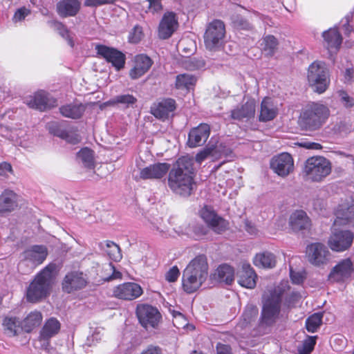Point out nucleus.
I'll use <instances>...</instances> for the list:
<instances>
[{"label":"nucleus","instance_id":"1","mask_svg":"<svg viewBox=\"0 0 354 354\" xmlns=\"http://www.w3.org/2000/svg\"><path fill=\"white\" fill-rule=\"evenodd\" d=\"M194 160L189 156L179 158L169 169L167 176V186L171 191L181 196L192 194L194 185Z\"/></svg>","mask_w":354,"mask_h":354},{"label":"nucleus","instance_id":"2","mask_svg":"<svg viewBox=\"0 0 354 354\" xmlns=\"http://www.w3.org/2000/svg\"><path fill=\"white\" fill-rule=\"evenodd\" d=\"M354 226V207L346 209V212L340 215L338 213L331 228V232L328 238L327 244L332 251L342 252L348 250L353 242V233L347 230L338 228L340 225Z\"/></svg>","mask_w":354,"mask_h":354},{"label":"nucleus","instance_id":"3","mask_svg":"<svg viewBox=\"0 0 354 354\" xmlns=\"http://www.w3.org/2000/svg\"><path fill=\"white\" fill-rule=\"evenodd\" d=\"M208 276V263L204 255L192 259L183 272L182 285L187 293L196 291L206 281Z\"/></svg>","mask_w":354,"mask_h":354},{"label":"nucleus","instance_id":"4","mask_svg":"<svg viewBox=\"0 0 354 354\" xmlns=\"http://www.w3.org/2000/svg\"><path fill=\"white\" fill-rule=\"evenodd\" d=\"M55 270L56 266L50 263L35 276L27 288L26 299L28 301L38 302L50 294L56 275Z\"/></svg>","mask_w":354,"mask_h":354},{"label":"nucleus","instance_id":"5","mask_svg":"<svg viewBox=\"0 0 354 354\" xmlns=\"http://www.w3.org/2000/svg\"><path fill=\"white\" fill-rule=\"evenodd\" d=\"M329 115L330 111L326 106L318 102H312L303 108L299 118V123L306 130L315 131L322 127Z\"/></svg>","mask_w":354,"mask_h":354},{"label":"nucleus","instance_id":"6","mask_svg":"<svg viewBox=\"0 0 354 354\" xmlns=\"http://www.w3.org/2000/svg\"><path fill=\"white\" fill-rule=\"evenodd\" d=\"M331 172L330 162L323 156L308 158L304 164V175L307 180L321 182Z\"/></svg>","mask_w":354,"mask_h":354},{"label":"nucleus","instance_id":"7","mask_svg":"<svg viewBox=\"0 0 354 354\" xmlns=\"http://www.w3.org/2000/svg\"><path fill=\"white\" fill-rule=\"evenodd\" d=\"M47 255L48 250L44 245H32L21 253L18 268L22 272H30L44 261Z\"/></svg>","mask_w":354,"mask_h":354},{"label":"nucleus","instance_id":"8","mask_svg":"<svg viewBox=\"0 0 354 354\" xmlns=\"http://www.w3.org/2000/svg\"><path fill=\"white\" fill-rule=\"evenodd\" d=\"M308 81L315 92L324 93L330 82L328 70L325 63L315 61L308 67Z\"/></svg>","mask_w":354,"mask_h":354},{"label":"nucleus","instance_id":"9","mask_svg":"<svg viewBox=\"0 0 354 354\" xmlns=\"http://www.w3.org/2000/svg\"><path fill=\"white\" fill-rule=\"evenodd\" d=\"M225 36V26L219 19L210 22L204 34L205 48L209 51H218L221 49Z\"/></svg>","mask_w":354,"mask_h":354},{"label":"nucleus","instance_id":"10","mask_svg":"<svg viewBox=\"0 0 354 354\" xmlns=\"http://www.w3.org/2000/svg\"><path fill=\"white\" fill-rule=\"evenodd\" d=\"M281 294L274 290L265 298L261 316V323L263 325L270 326L279 317L281 309Z\"/></svg>","mask_w":354,"mask_h":354},{"label":"nucleus","instance_id":"11","mask_svg":"<svg viewBox=\"0 0 354 354\" xmlns=\"http://www.w3.org/2000/svg\"><path fill=\"white\" fill-rule=\"evenodd\" d=\"M136 315L140 324L145 328H156L161 319L158 310L152 306L140 304L136 308Z\"/></svg>","mask_w":354,"mask_h":354},{"label":"nucleus","instance_id":"12","mask_svg":"<svg viewBox=\"0 0 354 354\" xmlns=\"http://www.w3.org/2000/svg\"><path fill=\"white\" fill-rule=\"evenodd\" d=\"M270 168L280 177H286L294 171V160L288 153H281L272 158Z\"/></svg>","mask_w":354,"mask_h":354},{"label":"nucleus","instance_id":"13","mask_svg":"<svg viewBox=\"0 0 354 354\" xmlns=\"http://www.w3.org/2000/svg\"><path fill=\"white\" fill-rule=\"evenodd\" d=\"M95 50L100 57L104 58L107 62L111 63L117 71L124 68L126 56L121 51L101 44L96 45Z\"/></svg>","mask_w":354,"mask_h":354},{"label":"nucleus","instance_id":"14","mask_svg":"<svg viewBox=\"0 0 354 354\" xmlns=\"http://www.w3.org/2000/svg\"><path fill=\"white\" fill-rule=\"evenodd\" d=\"M200 216L216 233L221 234L228 227V223L219 216L211 207L204 206L200 211Z\"/></svg>","mask_w":354,"mask_h":354},{"label":"nucleus","instance_id":"15","mask_svg":"<svg viewBox=\"0 0 354 354\" xmlns=\"http://www.w3.org/2000/svg\"><path fill=\"white\" fill-rule=\"evenodd\" d=\"M306 254L309 262L316 266L326 264L330 256L326 246L321 243H314L308 245Z\"/></svg>","mask_w":354,"mask_h":354},{"label":"nucleus","instance_id":"16","mask_svg":"<svg viewBox=\"0 0 354 354\" xmlns=\"http://www.w3.org/2000/svg\"><path fill=\"white\" fill-rule=\"evenodd\" d=\"M24 102L31 109L45 111L57 104V100L47 93L41 91L25 98Z\"/></svg>","mask_w":354,"mask_h":354},{"label":"nucleus","instance_id":"17","mask_svg":"<svg viewBox=\"0 0 354 354\" xmlns=\"http://www.w3.org/2000/svg\"><path fill=\"white\" fill-rule=\"evenodd\" d=\"M142 294L140 285L133 282L122 283L113 290V295L120 299L133 300Z\"/></svg>","mask_w":354,"mask_h":354},{"label":"nucleus","instance_id":"18","mask_svg":"<svg viewBox=\"0 0 354 354\" xmlns=\"http://www.w3.org/2000/svg\"><path fill=\"white\" fill-rule=\"evenodd\" d=\"M178 26L176 14L173 12H167L164 14L160 21L158 30L159 38L166 39L169 38L176 30Z\"/></svg>","mask_w":354,"mask_h":354},{"label":"nucleus","instance_id":"19","mask_svg":"<svg viewBox=\"0 0 354 354\" xmlns=\"http://www.w3.org/2000/svg\"><path fill=\"white\" fill-rule=\"evenodd\" d=\"M209 134L210 127L207 124L201 123L198 127L192 128L188 134V146L194 148L203 145Z\"/></svg>","mask_w":354,"mask_h":354},{"label":"nucleus","instance_id":"20","mask_svg":"<svg viewBox=\"0 0 354 354\" xmlns=\"http://www.w3.org/2000/svg\"><path fill=\"white\" fill-rule=\"evenodd\" d=\"M170 165L166 162H158L150 165L140 171V178L143 180H159L169 171Z\"/></svg>","mask_w":354,"mask_h":354},{"label":"nucleus","instance_id":"21","mask_svg":"<svg viewBox=\"0 0 354 354\" xmlns=\"http://www.w3.org/2000/svg\"><path fill=\"white\" fill-rule=\"evenodd\" d=\"M86 283L82 272L73 271L65 276L62 282V289L64 292L71 293L84 288Z\"/></svg>","mask_w":354,"mask_h":354},{"label":"nucleus","instance_id":"22","mask_svg":"<svg viewBox=\"0 0 354 354\" xmlns=\"http://www.w3.org/2000/svg\"><path fill=\"white\" fill-rule=\"evenodd\" d=\"M176 108L174 100L165 98L153 103L151 107V113L156 118L165 120L175 111Z\"/></svg>","mask_w":354,"mask_h":354},{"label":"nucleus","instance_id":"23","mask_svg":"<svg viewBox=\"0 0 354 354\" xmlns=\"http://www.w3.org/2000/svg\"><path fill=\"white\" fill-rule=\"evenodd\" d=\"M18 207V196L10 189H5L0 194V214H8Z\"/></svg>","mask_w":354,"mask_h":354},{"label":"nucleus","instance_id":"24","mask_svg":"<svg viewBox=\"0 0 354 354\" xmlns=\"http://www.w3.org/2000/svg\"><path fill=\"white\" fill-rule=\"evenodd\" d=\"M353 271V263L350 259L341 261L336 265L330 274V279L336 281H342L349 278Z\"/></svg>","mask_w":354,"mask_h":354},{"label":"nucleus","instance_id":"25","mask_svg":"<svg viewBox=\"0 0 354 354\" xmlns=\"http://www.w3.org/2000/svg\"><path fill=\"white\" fill-rule=\"evenodd\" d=\"M152 65L149 57L145 55H138L135 57L134 66L129 71V76L132 80H136L145 74Z\"/></svg>","mask_w":354,"mask_h":354},{"label":"nucleus","instance_id":"26","mask_svg":"<svg viewBox=\"0 0 354 354\" xmlns=\"http://www.w3.org/2000/svg\"><path fill=\"white\" fill-rule=\"evenodd\" d=\"M257 276L249 264H243L238 274V283L243 287L253 288L257 283Z\"/></svg>","mask_w":354,"mask_h":354},{"label":"nucleus","instance_id":"27","mask_svg":"<svg viewBox=\"0 0 354 354\" xmlns=\"http://www.w3.org/2000/svg\"><path fill=\"white\" fill-rule=\"evenodd\" d=\"M324 45L330 52L337 51L342 44V36L336 28H330L323 32Z\"/></svg>","mask_w":354,"mask_h":354},{"label":"nucleus","instance_id":"28","mask_svg":"<svg viewBox=\"0 0 354 354\" xmlns=\"http://www.w3.org/2000/svg\"><path fill=\"white\" fill-rule=\"evenodd\" d=\"M289 225L293 231L298 232L310 226V219L304 211L296 210L290 216Z\"/></svg>","mask_w":354,"mask_h":354},{"label":"nucleus","instance_id":"29","mask_svg":"<svg viewBox=\"0 0 354 354\" xmlns=\"http://www.w3.org/2000/svg\"><path fill=\"white\" fill-rule=\"evenodd\" d=\"M80 8L77 0H62L57 4V12L62 17L75 16Z\"/></svg>","mask_w":354,"mask_h":354},{"label":"nucleus","instance_id":"30","mask_svg":"<svg viewBox=\"0 0 354 354\" xmlns=\"http://www.w3.org/2000/svg\"><path fill=\"white\" fill-rule=\"evenodd\" d=\"M278 109L270 97H265L261 102L259 120L267 122L273 120Z\"/></svg>","mask_w":354,"mask_h":354},{"label":"nucleus","instance_id":"31","mask_svg":"<svg viewBox=\"0 0 354 354\" xmlns=\"http://www.w3.org/2000/svg\"><path fill=\"white\" fill-rule=\"evenodd\" d=\"M255 103L254 100L248 101L241 107L234 109L231 111V117L234 120H241L249 119L254 115Z\"/></svg>","mask_w":354,"mask_h":354},{"label":"nucleus","instance_id":"32","mask_svg":"<svg viewBox=\"0 0 354 354\" xmlns=\"http://www.w3.org/2000/svg\"><path fill=\"white\" fill-rule=\"evenodd\" d=\"M60 327L61 324L56 318H49L45 322L40 331L41 339L48 340L56 335L59 333Z\"/></svg>","mask_w":354,"mask_h":354},{"label":"nucleus","instance_id":"33","mask_svg":"<svg viewBox=\"0 0 354 354\" xmlns=\"http://www.w3.org/2000/svg\"><path fill=\"white\" fill-rule=\"evenodd\" d=\"M42 315L39 311L30 313L21 322V330L26 333L31 332L35 328L39 326L42 321Z\"/></svg>","mask_w":354,"mask_h":354},{"label":"nucleus","instance_id":"34","mask_svg":"<svg viewBox=\"0 0 354 354\" xmlns=\"http://www.w3.org/2000/svg\"><path fill=\"white\" fill-rule=\"evenodd\" d=\"M84 111V106L77 103L64 105L59 108V111L63 116L72 119L80 118Z\"/></svg>","mask_w":354,"mask_h":354},{"label":"nucleus","instance_id":"35","mask_svg":"<svg viewBox=\"0 0 354 354\" xmlns=\"http://www.w3.org/2000/svg\"><path fill=\"white\" fill-rule=\"evenodd\" d=\"M254 264L259 268H272L276 266V257L271 252H264L256 254Z\"/></svg>","mask_w":354,"mask_h":354},{"label":"nucleus","instance_id":"36","mask_svg":"<svg viewBox=\"0 0 354 354\" xmlns=\"http://www.w3.org/2000/svg\"><path fill=\"white\" fill-rule=\"evenodd\" d=\"M47 24L51 28L57 32L62 38L66 39L71 47H73L74 42L73 38L69 30L64 24L55 19L48 20Z\"/></svg>","mask_w":354,"mask_h":354},{"label":"nucleus","instance_id":"37","mask_svg":"<svg viewBox=\"0 0 354 354\" xmlns=\"http://www.w3.org/2000/svg\"><path fill=\"white\" fill-rule=\"evenodd\" d=\"M77 158L86 168L91 169L95 166L94 152L88 147L82 149L77 153Z\"/></svg>","mask_w":354,"mask_h":354},{"label":"nucleus","instance_id":"38","mask_svg":"<svg viewBox=\"0 0 354 354\" xmlns=\"http://www.w3.org/2000/svg\"><path fill=\"white\" fill-rule=\"evenodd\" d=\"M5 333L9 336H15L21 330V322L16 317H6L3 323Z\"/></svg>","mask_w":354,"mask_h":354},{"label":"nucleus","instance_id":"39","mask_svg":"<svg viewBox=\"0 0 354 354\" xmlns=\"http://www.w3.org/2000/svg\"><path fill=\"white\" fill-rule=\"evenodd\" d=\"M278 46L277 39L272 35H267L264 37L261 43L263 53L266 56H272Z\"/></svg>","mask_w":354,"mask_h":354},{"label":"nucleus","instance_id":"40","mask_svg":"<svg viewBox=\"0 0 354 354\" xmlns=\"http://www.w3.org/2000/svg\"><path fill=\"white\" fill-rule=\"evenodd\" d=\"M218 278L220 281L225 282L226 284H231L234 278V270L229 265L223 264L217 268Z\"/></svg>","mask_w":354,"mask_h":354},{"label":"nucleus","instance_id":"41","mask_svg":"<svg viewBox=\"0 0 354 354\" xmlns=\"http://www.w3.org/2000/svg\"><path fill=\"white\" fill-rule=\"evenodd\" d=\"M258 315V308L253 305L246 306L243 315L242 319L239 323L241 327L244 328L254 322Z\"/></svg>","mask_w":354,"mask_h":354},{"label":"nucleus","instance_id":"42","mask_svg":"<svg viewBox=\"0 0 354 354\" xmlns=\"http://www.w3.org/2000/svg\"><path fill=\"white\" fill-rule=\"evenodd\" d=\"M196 82V78L190 74L183 73L176 76V86L178 89H189Z\"/></svg>","mask_w":354,"mask_h":354},{"label":"nucleus","instance_id":"43","mask_svg":"<svg viewBox=\"0 0 354 354\" xmlns=\"http://www.w3.org/2000/svg\"><path fill=\"white\" fill-rule=\"evenodd\" d=\"M102 248L112 260L119 261L122 259L120 248L114 242L106 241Z\"/></svg>","mask_w":354,"mask_h":354},{"label":"nucleus","instance_id":"44","mask_svg":"<svg viewBox=\"0 0 354 354\" xmlns=\"http://www.w3.org/2000/svg\"><path fill=\"white\" fill-rule=\"evenodd\" d=\"M322 315L321 313H314L310 316L306 321V328L310 333H315L322 324Z\"/></svg>","mask_w":354,"mask_h":354},{"label":"nucleus","instance_id":"45","mask_svg":"<svg viewBox=\"0 0 354 354\" xmlns=\"http://www.w3.org/2000/svg\"><path fill=\"white\" fill-rule=\"evenodd\" d=\"M212 141V138L209 141L207 146L198 152L196 156V161L198 163H201L203 160H205L209 156L212 155L214 156L217 153L216 146L212 145L211 142Z\"/></svg>","mask_w":354,"mask_h":354},{"label":"nucleus","instance_id":"46","mask_svg":"<svg viewBox=\"0 0 354 354\" xmlns=\"http://www.w3.org/2000/svg\"><path fill=\"white\" fill-rule=\"evenodd\" d=\"M231 20L233 26L236 29L248 30L252 28V25L240 15H232Z\"/></svg>","mask_w":354,"mask_h":354},{"label":"nucleus","instance_id":"47","mask_svg":"<svg viewBox=\"0 0 354 354\" xmlns=\"http://www.w3.org/2000/svg\"><path fill=\"white\" fill-rule=\"evenodd\" d=\"M317 336H309L303 342L301 347L298 348L299 354H310L314 349L316 344Z\"/></svg>","mask_w":354,"mask_h":354},{"label":"nucleus","instance_id":"48","mask_svg":"<svg viewBox=\"0 0 354 354\" xmlns=\"http://www.w3.org/2000/svg\"><path fill=\"white\" fill-rule=\"evenodd\" d=\"M143 37L144 33L142 28L139 25H136L129 32V41L132 44H138L142 40Z\"/></svg>","mask_w":354,"mask_h":354},{"label":"nucleus","instance_id":"49","mask_svg":"<svg viewBox=\"0 0 354 354\" xmlns=\"http://www.w3.org/2000/svg\"><path fill=\"white\" fill-rule=\"evenodd\" d=\"M104 330L102 328H95L87 337L88 345L91 346L99 342L104 337Z\"/></svg>","mask_w":354,"mask_h":354},{"label":"nucleus","instance_id":"50","mask_svg":"<svg viewBox=\"0 0 354 354\" xmlns=\"http://www.w3.org/2000/svg\"><path fill=\"white\" fill-rule=\"evenodd\" d=\"M137 102V99L132 95H120L114 98V102L125 104L127 106L134 104Z\"/></svg>","mask_w":354,"mask_h":354},{"label":"nucleus","instance_id":"51","mask_svg":"<svg viewBox=\"0 0 354 354\" xmlns=\"http://www.w3.org/2000/svg\"><path fill=\"white\" fill-rule=\"evenodd\" d=\"M30 15V10L26 8L21 7L16 10L12 17L14 23L22 21L25 18Z\"/></svg>","mask_w":354,"mask_h":354},{"label":"nucleus","instance_id":"52","mask_svg":"<svg viewBox=\"0 0 354 354\" xmlns=\"http://www.w3.org/2000/svg\"><path fill=\"white\" fill-rule=\"evenodd\" d=\"M340 102L346 108H351L354 106V98L351 97L346 91H339L338 92Z\"/></svg>","mask_w":354,"mask_h":354},{"label":"nucleus","instance_id":"53","mask_svg":"<svg viewBox=\"0 0 354 354\" xmlns=\"http://www.w3.org/2000/svg\"><path fill=\"white\" fill-rule=\"evenodd\" d=\"M340 102L346 108H351L354 106V98L351 97L346 91H339L338 92Z\"/></svg>","mask_w":354,"mask_h":354},{"label":"nucleus","instance_id":"54","mask_svg":"<svg viewBox=\"0 0 354 354\" xmlns=\"http://www.w3.org/2000/svg\"><path fill=\"white\" fill-rule=\"evenodd\" d=\"M150 228L156 234L162 238H166L169 235L167 227L162 226L161 223H151Z\"/></svg>","mask_w":354,"mask_h":354},{"label":"nucleus","instance_id":"55","mask_svg":"<svg viewBox=\"0 0 354 354\" xmlns=\"http://www.w3.org/2000/svg\"><path fill=\"white\" fill-rule=\"evenodd\" d=\"M180 275V271L177 266H173L165 274V279L169 282L176 281Z\"/></svg>","mask_w":354,"mask_h":354},{"label":"nucleus","instance_id":"56","mask_svg":"<svg viewBox=\"0 0 354 354\" xmlns=\"http://www.w3.org/2000/svg\"><path fill=\"white\" fill-rule=\"evenodd\" d=\"M149 2V10L152 13L158 12L162 9L161 0H147Z\"/></svg>","mask_w":354,"mask_h":354},{"label":"nucleus","instance_id":"57","mask_svg":"<svg viewBox=\"0 0 354 354\" xmlns=\"http://www.w3.org/2000/svg\"><path fill=\"white\" fill-rule=\"evenodd\" d=\"M290 276L293 283L300 284L303 282L304 277L299 272H295L292 268L290 269Z\"/></svg>","mask_w":354,"mask_h":354},{"label":"nucleus","instance_id":"58","mask_svg":"<svg viewBox=\"0 0 354 354\" xmlns=\"http://www.w3.org/2000/svg\"><path fill=\"white\" fill-rule=\"evenodd\" d=\"M112 3H113V0H85L84 5L89 7H97Z\"/></svg>","mask_w":354,"mask_h":354},{"label":"nucleus","instance_id":"59","mask_svg":"<svg viewBox=\"0 0 354 354\" xmlns=\"http://www.w3.org/2000/svg\"><path fill=\"white\" fill-rule=\"evenodd\" d=\"M332 346L335 350L341 349L344 345V339L341 336H334L331 340Z\"/></svg>","mask_w":354,"mask_h":354},{"label":"nucleus","instance_id":"60","mask_svg":"<svg viewBox=\"0 0 354 354\" xmlns=\"http://www.w3.org/2000/svg\"><path fill=\"white\" fill-rule=\"evenodd\" d=\"M140 354H162V353L159 346L149 345Z\"/></svg>","mask_w":354,"mask_h":354},{"label":"nucleus","instance_id":"61","mask_svg":"<svg viewBox=\"0 0 354 354\" xmlns=\"http://www.w3.org/2000/svg\"><path fill=\"white\" fill-rule=\"evenodd\" d=\"M190 70L200 69L205 66V62L202 59H190Z\"/></svg>","mask_w":354,"mask_h":354},{"label":"nucleus","instance_id":"62","mask_svg":"<svg viewBox=\"0 0 354 354\" xmlns=\"http://www.w3.org/2000/svg\"><path fill=\"white\" fill-rule=\"evenodd\" d=\"M216 354H232L231 348L229 345L218 343L216 345Z\"/></svg>","mask_w":354,"mask_h":354},{"label":"nucleus","instance_id":"63","mask_svg":"<svg viewBox=\"0 0 354 354\" xmlns=\"http://www.w3.org/2000/svg\"><path fill=\"white\" fill-rule=\"evenodd\" d=\"M12 171V169L10 164L6 162L0 163V176H6Z\"/></svg>","mask_w":354,"mask_h":354},{"label":"nucleus","instance_id":"64","mask_svg":"<svg viewBox=\"0 0 354 354\" xmlns=\"http://www.w3.org/2000/svg\"><path fill=\"white\" fill-rule=\"evenodd\" d=\"M299 145L300 147H302L304 148L308 149H322V145L317 142H301L299 143Z\"/></svg>","mask_w":354,"mask_h":354}]
</instances>
